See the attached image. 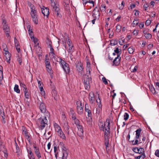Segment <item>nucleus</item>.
<instances>
[{
    "label": "nucleus",
    "mask_w": 159,
    "mask_h": 159,
    "mask_svg": "<svg viewBox=\"0 0 159 159\" xmlns=\"http://www.w3.org/2000/svg\"><path fill=\"white\" fill-rule=\"evenodd\" d=\"M14 40L15 46H19V44L18 43V41L16 39V37L14 38Z\"/></svg>",
    "instance_id": "nucleus-54"
},
{
    "label": "nucleus",
    "mask_w": 159,
    "mask_h": 159,
    "mask_svg": "<svg viewBox=\"0 0 159 159\" xmlns=\"http://www.w3.org/2000/svg\"><path fill=\"white\" fill-rule=\"evenodd\" d=\"M120 54H118L117 57L114 60L112 65H115V66H118L120 64L121 60V57H120Z\"/></svg>",
    "instance_id": "nucleus-11"
},
{
    "label": "nucleus",
    "mask_w": 159,
    "mask_h": 159,
    "mask_svg": "<svg viewBox=\"0 0 159 159\" xmlns=\"http://www.w3.org/2000/svg\"><path fill=\"white\" fill-rule=\"evenodd\" d=\"M6 58L7 61L9 63H10V58L11 56V55L10 53L8 52H5Z\"/></svg>",
    "instance_id": "nucleus-20"
},
{
    "label": "nucleus",
    "mask_w": 159,
    "mask_h": 159,
    "mask_svg": "<svg viewBox=\"0 0 159 159\" xmlns=\"http://www.w3.org/2000/svg\"><path fill=\"white\" fill-rule=\"evenodd\" d=\"M33 148L34 149V152L35 154L38 159H40L41 157V154H40L39 148H37L35 146H33Z\"/></svg>",
    "instance_id": "nucleus-16"
},
{
    "label": "nucleus",
    "mask_w": 159,
    "mask_h": 159,
    "mask_svg": "<svg viewBox=\"0 0 159 159\" xmlns=\"http://www.w3.org/2000/svg\"><path fill=\"white\" fill-rule=\"evenodd\" d=\"M118 43V40L117 39H115L114 40H112L111 41L110 44L111 46H115Z\"/></svg>",
    "instance_id": "nucleus-29"
},
{
    "label": "nucleus",
    "mask_w": 159,
    "mask_h": 159,
    "mask_svg": "<svg viewBox=\"0 0 159 159\" xmlns=\"http://www.w3.org/2000/svg\"><path fill=\"white\" fill-rule=\"evenodd\" d=\"M20 84L21 87L23 88V91L25 90V89H26V90L27 89L26 86L24 83H20Z\"/></svg>",
    "instance_id": "nucleus-43"
},
{
    "label": "nucleus",
    "mask_w": 159,
    "mask_h": 159,
    "mask_svg": "<svg viewBox=\"0 0 159 159\" xmlns=\"http://www.w3.org/2000/svg\"><path fill=\"white\" fill-rule=\"evenodd\" d=\"M90 0H82V3L84 6L85 7L86 4L88 3Z\"/></svg>",
    "instance_id": "nucleus-50"
},
{
    "label": "nucleus",
    "mask_w": 159,
    "mask_h": 159,
    "mask_svg": "<svg viewBox=\"0 0 159 159\" xmlns=\"http://www.w3.org/2000/svg\"><path fill=\"white\" fill-rule=\"evenodd\" d=\"M124 119L126 121L127 120L129 117V115L128 114L125 112V113L124 115Z\"/></svg>",
    "instance_id": "nucleus-44"
},
{
    "label": "nucleus",
    "mask_w": 159,
    "mask_h": 159,
    "mask_svg": "<svg viewBox=\"0 0 159 159\" xmlns=\"http://www.w3.org/2000/svg\"><path fill=\"white\" fill-rule=\"evenodd\" d=\"M145 37L147 39H150L152 37V35L150 34H146L144 35Z\"/></svg>",
    "instance_id": "nucleus-40"
},
{
    "label": "nucleus",
    "mask_w": 159,
    "mask_h": 159,
    "mask_svg": "<svg viewBox=\"0 0 159 159\" xmlns=\"http://www.w3.org/2000/svg\"><path fill=\"white\" fill-rule=\"evenodd\" d=\"M121 27L120 25H117L116 27V30L117 32H120L121 29Z\"/></svg>",
    "instance_id": "nucleus-45"
},
{
    "label": "nucleus",
    "mask_w": 159,
    "mask_h": 159,
    "mask_svg": "<svg viewBox=\"0 0 159 159\" xmlns=\"http://www.w3.org/2000/svg\"><path fill=\"white\" fill-rule=\"evenodd\" d=\"M93 95V96H92L90 98H89V100L91 103L93 104V103L95 100L94 95L93 93L92 92H91L90 93L89 96H90V95Z\"/></svg>",
    "instance_id": "nucleus-22"
},
{
    "label": "nucleus",
    "mask_w": 159,
    "mask_h": 159,
    "mask_svg": "<svg viewBox=\"0 0 159 159\" xmlns=\"http://www.w3.org/2000/svg\"><path fill=\"white\" fill-rule=\"evenodd\" d=\"M49 48H50V52L49 53V54H50V53L54 52V51L53 48H52V46H51Z\"/></svg>",
    "instance_id": "nucleus-58"
},
{
    "label": "nucleus",
    "mask_w": 159,
    "mask_h": 159,
    "mask_svg": "<svg viewBox=\"0 0 159 159\" xmlns=\"http://www.w3.org/2000/svg\"><path fill=\"white\" fill-rule=\"evenodd\" d=\"M47 69V71L50 74H52V67L51 66H46Z\"/></svg>",
    "instance_id": "nucleus-26"
},
{
    "label": "nucleus",
    "mask_w": 159,
    "mask_h": 159,
    "mask_svg": "<svg viewBox=\"0 0 159 159\" xmlns=\"http://www.w3.org/2000/svg\"><path fill=\"white\" fill-rule=\"evenodd\" d=\"M54 126L55 128V130L57 132L58 130H59L61 129V127L57 123H54Z\"/></svg>",
    "instance_id": "nucleus-27"
},
{
    "label": "nucleus",
    "mask_w": 159,
    "mask_h": 159,
    "mask_svg": "<svg viewBox=\"0 0 159 159\" xmlns=\"http://www.w3.org/2000/svg\"><path fill=\"white\" fill-rule=\"evenodd\" d=\"M22 129L23 131L22 134L24 135L25 138L30 142V133L28 132L27 129L25 126H22Z\"/></svg>",
    "instance_id": "nucleus-10"
},
{
    "label": "nucleus",
    "mask_w": 159,
    "mask_h": 159,
    "mask_svg": "<svg viewBox=\"0 0 159 159\" xmlns=\"http://www.w3.org/2000/svg\"><path fill=\"white\" fill-rule=\"evenodd\" d=\"M98 100L97 99L96 100L97 102L98 103H99V104L100 103L101 104V100L100 98V95L99 94H98Z\"/></svg>",
    "instance_id": "nucleus-53"
},
{
    "label": "nucleus",
    "mask_w": 159,
    "mask_h": 159,
    "mask_svg": "<svg viewBox=\"0 0 159 159\" xmlns=\"http://www.w3.org/2000/svg\"><path fill=\"white\" fill-rule=\"evenodd\" d=\"M66 41L67 43L68 44V45L69 47V49H68V52L69 53H71V50L72 49V48L73 47V45L72 44V42L70 41V39L68 38V40L67 39Z\"/></svg>",
    "instance_id": "nucleus-18"
},
{
    "label": "nucleus",
    "mask_w": 159,
    "mask_h": 159,
    "mask_svg": "<svg viewBox=\"0 0 159 159\" xmlns=\"http://www.w3.org/2000/svg\"><path fill=\"white\" fill-rule=\"evenodd\" d=\"M42 12L44 16H46L48 17L49 14V9L47 7H43V8H41Z\"/></svg>",
    "instance_id": "nucleus-15"
},
{
    "label": "nucleus",
    "mask_w": 159,
    "mask_h": 159,
    "mask_svg": "<svg viewBox=\"0 0 159 159\" xmlns=\"http://www.w3.org/2000/svg\"><path fill=\"white\" fill-rule=\"evenodd\" d=\"M133 34L134 35L136 36L137 35L138 33V30H135L133 32Z\"/></svg>",
    "instance_id": "nucleus-61"
},
{
    "label": "nucleus",
    "mask_w": 159,
    "mask_h": 159,
    "mask_svg": "<svg viewBox=\"0 0 159 159\" xmlns=\"http://www.w3.org/2000/svg\"><path fill=\"white\" fill-rule=\"evenodd\" d=\"M59 62L60 64L61 65L64 71L66 74H69L70 71L69 64L61 58L60 59Z\"/></svg>",
    "instance_id": "nucleus-6"
},
{
    "label": "nucleus",
    "mask_w": 159,
    "mask_h": 159,
    "mask_svg": "<svg viewBox=\"0 0 159 159\" xmlns=\"http://www.w3.org/2000/svg\"><path fill=\"white\" fill-rule=\"evenodd\" d=\"M139 152H138V153L140 154H145L144 149L143 148H139Z\"/></svg>",
    "instance_id": "nucleus-38"
},
{
    "label": "nucleus",
    "mask_w": 159,
    "mask_h": 159,
    "mask_svg": "<svg viewBox=\"0 0 159 159\" xmlns=\"http://www.w3.org/2000/svg\"><path fill=\"white\" fill-rule=\"evenodd\" d=\"M15 145L16 146V152L18 154H19V152L20 151V149L19 148V147L18 146L17 143H16V140H15Z\"/></svg>",
    "instance_id": "nucleus-33"
},
{
    "label": "nucleus",
    "mask_w": 159,
    "mask_h": 159,
    "mask_svg": "<svg viewBox=\"0 0 159 159\" xmlns=\"http://www.w3.org/2000/svg\"><path fill=\"white\" fill-rule=\"evenodd\" d=\"M49 54L50 55H51V57L52 58H53L55 60H56V58L55 57V54L54 52L50 53Z\"/></svg>",
    "instance_id": "nucleus-57"
},
{
    "label": "nucleus",
    "mask_w": 159,
    "mask_h": 159,
    "mask_svg": "<svg viewBox=\"0 0 159 159\" xmlns=\"http://www.w3.org/2000/svg\"><path fill=\"white\" fill-rule=\"evenodd\" d=\"M28 4L31 9L30 15L33 19H38L37 10L34 6L30 2H28Z\"/></svg>",
    "instance_id": "nucleus-4"
},
{
    "label": "nucleus",
    "mask_w": 159,
    "mask_h": 159,
    "mask_svg": "<svg viewBox=\"0 0 159 159\" xmlns=\"http://www.w3.org/2000/svg\"><path fill=\"white\" fill-rule=\"evenodd\" d=\"M37 122L42 129H43L45 127L46 125L48 124V121L47 117L45 116L40 117L37 120Z\"/></svg>",
    "instance_id": "nucleus-5"
},
{
    "label": "nucleus",
    "mask_w": 159,
    "mask_h": 159,
    "mask_svg": "<svg viewBox=\"0 0 159 159\" xmlns=\"http://www.w3.org/2000/svg\"><path fill=\"white\" fill-rule=\"evenodd\" d=\"M80 122L79 120L77 119L74 121V123L75 124L76 126L80 125Z\"/></svg>",
    "instance_id": "nucleus-52"
},
{
    "label": "nucleus",
    "mask_w": 159,
    "mask_h": 159,
    "mask_svg": "<svg viewBox=\"0 0 159 159\" xmlns=\"http://www.w3.org/2000/svg\"><path fill=\"white\" fill-rule=\"evenodd\" d=\"M14 91L17 93H20V90L19 89V86L18 85L16 84L14 88Z\"/></svg>",
    "instance_id": "nucleus-30"
},
{
    "label": "nucleus",
    "mask_w": 159,
    "mask_h": 159,
    "mask_svg": "<svg viewBox=\"0 0 159 159\" xmlns=\"http://www.w3.org/2000/svg\"><path fill=\"white\" fill-rule=\"evenodd\" d=\"M151 22V20H146L145 24L147 26H149Z\"/></svg>",
    "instance_id": "nucleus-60"
},
{
    "label": "nucleus",
    "mask_w": 159,
    "mask_h": 159,
    "mask_svg": "<svg viewBox=\"0 0 159 159\" xmlns=\"http://www.w3.org/2000/svg\"><path fill=\"white\" fill-rule=\"evenodd\" d=\"M76 126L78 129L77 134L81 139H82L83 138V127L82 125L80 124Z\"/></svg>",
    "instance_id": "nucleus-9"
},
{
    "label": "nucleus",
    "mask_w": 159,
    "mask_h": 159,
    "mask_svg": "<svg viewBox=\"0 0 159 159\" xmlns=\"http://www.w3.org/2000/svg\"><path fill=\"white\" fill-rule=\"evenodd\" d=\"M17 61L19 62V64L20 65H21L22 63V60L20 57L19 56L17 58Z\"/></svg>",
    "instance_id": "nucleus-56"
},
{
    "label": "nucleus",
    "mask_w": 159,
    "mask_h": 159,
    "mask_svg": "<svg viewBox=\"0 0 159 159\" xmlns=\"http://www.w3.org/2000/svg\"><path fill=\"white\" fill-rule=\"evenodd\" d=\"M125 3L124 1H122L121 2V6L120 7H119V9L122 10L124 8V7Z\"/></svg>",
    "instance_id": "nucleus-55"
},
{
    "label": "nucleus",
    "mask_w": 159,
    "mask_h": 159,
    "mask_svg": "<svg viewBox=\"0 0 159 159\" xmlns=\"http://www.w3.org/2000/svg\"><path fill=\"white\" fill-rule=\"evenodd\" d=\"M51 2V6L52 7V10L54 11V14L58 19H60L62 16L60 13V8L59 5L57 3L54 2L53 0H50Z\"/></svg>",
    "instance_id": "nucleus-3"
},
{
    "label": "nucleus",
    "mask_w": 159,
    "mask_h": 159,
    "mask_svg": "<svg viewBox=\"0 0 159 159\" xmlns=\"http://www.w3.org/2000/svg\"><path fill=\"white\" fill-rule=\"evenodd\" d=\"M25 89V90L23 91V92L25 93V97L27 99L29 98V92L28 89L26 90Z\"/></svg>",
    "instance_id": "nucleus-31"
},
{
    "label": "nucleus",
    "mask_w": 159,
    "mask_h": 159,
    "mask_svg": "<svg viewBox=\"0 0 159 159\" xmlns=\"http://www.w3.org/2000/svg\"><path fill=\"white\" fill-rule=\"evenodd\" d=\"M64 128L66 130L67 134L68 135L69 134V126L67 124H66L64 125Z\"/></svg>",
    "instance_id": "nucleus-25"
},
{
    "label": "nucleus",
    "mask_w": 159,
    "mask_h": 159,
    "mask_svg": "<svg viewBox=\"0 0 159 159\" xmlns=\"http://www.w3.org/2000/svg\"><path fill=\"white\" fill-rule=\"evenodd\" d=\"M27 151L28 153L30 155H31L33 154L32 152L31 151V149L30 148H27Z\"/></svg>",
    "instance_id": "nucleus-41"
},
{
    "label": "nucleus",
    "mask_w": 159,
    "mask_h": 159,
    "mask_svg": "<svg viewBox=\"0 0 159 159\" xmlns=\"http://www.w3.org/2000/svg\"><path fill=\"white\" fill-rule=\"evenodd\" d=\"M109 136H106L105 135H104V138H105V145L106 146V148L107 149V148L108 147L109 145V139L108 137Z\"/></svg>",
    "instance_id": "nucleus-24"
},
{
    "label": "nucleus",
    "mask_w": 159,
    "mask_h": 159,
    "mask_svg": "<svg viewBox=\"0 0 159 159\" xmlns=\"http://www.w3.org/2000/svg\"><path fill=\"white\" fill-rule=\"evenodd\" d=\"M146 157L145 154H141L139 156L135 157V159H144Z\"/></svg>",
    "instance_id": "nucleus-28"
},
{
    "label": "nucleus",
    "mask_w": 159,
    "mask_h": 159,
    "mask_svg": "<svg viewBox=\"0 0 159 159\" xmlns=\"http://www.w3.org/2000/svg\"><path fill=\"white\" fill-rule=\"evenodd\" d=\"M100 13L99 9L97 7L94 8L93 12V16L94 18L93 20H98L100 17Z\"/></svg>",
    "instance_id": "nucleus-8"
},
{
    "label": "nucleus",
    "mask_w": 159,
    "mask_h": 159,
    "mask_svg": "<svg viewBox=\"0 0 159 159\" xmlns=\"http://www.w3.org/2000/svg\"><path fill=\"white\" fill-rule=\"evenodd\" d=\"M134 50L133 47H130L128 49V51L129 54H132L133 53Z\"/></svg>",
    "instance_id": "nucleus-35"
},
{
    "label": "nucleus",
    "mask_w": 159,
    "mask_h": 159,
    "mask_svg": "<svg viewBox=\"0 0 159 159\" xmlns=\"http://www.w3.org/2000/svg\"><path fill=\"white\" fill-rule=\"evenodd\" d=\"M110 119H107L104 124L102 122H100L99 124V126L101 130L104 132V135L106 136H109L110 134Z\"/></svg>",
    "instance_id": "nucleus-2"
},
{
    "label": "nucleus",
    "mask_w": 159,
    "mask_h": 159,
    "mask_svg": "<svg viewBox=\"0 0 159 159\" xmlns=\"http://www.w3.org/2000/svg\"><path fill=\"white\" fill-rule=\"evenodd\" d=\"M106 9V6L105 4H102L100 7V10L101 11H105Z\"/></svg>",
    "instance_id": "nucleus-36"
},
{
    "label": "nucleus",
    "mask_w": 159,
    "mask_h": 159,
    "mask_svg": "<svg viewBox=\"0 0 159 159\" xmlns=\"http://www.w3.org/2000/svg\"><path fill=\"white\" fill-rule=\"evenodd\" d=\"M49 59H45V63L46 66H51L50 62L49 61Z\"/></svg>",
    "instance_id": "nucleus-46"
},
{
    "label": "nucleus",
    "mask_w": 159,
    "mask_h": 159,
    "mask_svg": "<svg viewBox=\"0 0 159 159\" xmlns=\"http://www.w3.org/2000/svg\"><path fill=\"white\" fill-rule=\"evenodd\" d=\"M15 47H16V50H17V52L18 53L20 52V48L19 47V45L17 46H16Z\"/></svg>",
    "instance_id": "nucleus-64"
},
{
    "label": "nucleus",
    "mask_w": 159,
    "mask_h": 159,
    "mask_svg": "<svg viewBox=\"0 0 159 159\" xmlns=\"http://www.w3.org/2000/svg\"><path fill=\"white\" fill-rule=\"evenodd\" d=\"M76 68L79 73H80L81 75H82L84 73V68L82 64L80 63L76 65Z\"/></svg>",
    "instance_id": "nucleus-13"
},
{
    "label": "nucleus",
    "mask_w": 159,
    "mask_h": 159,
    "mask_svg": "<svg viewBox=\"0 0 159 159\" xmlns=\"http://www.w3.org/2000/svg\"><path fill=\"white\" fill-rule=\"evenodd\" d=\"M133 145H136L138 144V139H136L135 141L134 140L131 141Z\"/></svg>",
    "instance_id": "nucleus-51"
},
{
    "label": "nucleus",
    "mask_w": 159,
    "mask_h": 159,
    "mask_svg": "<svg viewBox=\"0 0 159 159\" xmlns=\"http://www.w3.org/2000/svg\"><path fill=\"white\" fill-rule=\"evenodd\" d=\"M28 30V32H29V33L30 36V37L31 36H32L33 35H32V34H33V31H32V29H31V30Z\"/></svg>",
    "instance_id": "nucleus-62"
},
{
    "label": "nucleus",
    "mask_w": 159,
    "mask_h": 159,
    "mask_svg": "<svg viewBox=\"0 0 159 159\" xmlns=\"http://www.w3.org/2000/svg\"><path fill=\"white\" fill-rule=\"evenodd\" d=\"M39 87L40 90V91L41 92H42V91L43 90V84L42 82H41L40 80H37Z\"/></svg>",
    "instance_id": "nucleus-23"
},
{
    "label": "nucleus",
    "mask_w": 159,
    "mask_h": 159,
    "mask_svg": "<svg viewBox=\"0 0 159 159\" xmlns=\"http://www.w3.org/2000/svg\"><path fill=\"white\" fill-rule=\"evenodd\" d=\"M39 108L42 112L45 113L47 110L46 106L44 103L40 102Z\"/></svg>",
    "instance_id": "nucleus-17"
},
{
    "label": "nucleus",
    "mask_w": 159,
    "mask_h": 159,
    "mask_svg": "<svg viewBox=\"0 0 159 159\" xmlns=\"http://www.w3.org/2000/svg\"><path fill=\"white\" fill-rule=\"evenodd\" d=\"M85 111L88 112V116L89 117H91L92 116L91 111L89 109H85Z\"/></svg>",
    "instance_id": "nucleus-37"
},
{
    "label": "nucleus",
    "mask_w": 159,
    "mask_h": 159,
    "mask_svg": "<svg viewBox=\"0 0 159 159\" xmlns=\"http://www.w3.org/2000/svg\"><path fill=\"white\" fill-rule=\"evenodd\" d=\"M62 152H63V155L62 156V159H67V157L68 156V151L67 149L64 146H62Z\"/></svg>",
    "instance_id": "nucleus-12"
},
{
    "label": "nucleus",
    "mask_w": 159,
    "mask_h": 159,
    "mask_svg": "<svg viewBox=\"0 0 159 159\" xmlns=\"http://www.w3.org/2000/svg\"><path fill=\"white\" fill-rule=\"evenodd\" d=\"M76 105L77 112L79 114L81 115L83 112V105H82V103L79 100L76 102Z\"/></svg>",
    "instance_id": "nucleus-7"
},
{
    "label": "nucleus",
    "mask_w": 159,
    "mask_h": 159,
    "mask_svg": "<svg viewBox=\"0 0 159 159\" xmlns=\"http://www.w3.org/2000/svg\"><path fill=\"white\" fill-rule=\"evenodd\" d=\"M121 50L120 49H119L118 48H116L114 51V52L116 53L117 54V55L118 54H119V53L120 52H121ZM121 52H120V54H121Z\"/></svg>",
    "instance_id": "nucleus-42"
},
{
    "label": "nucleus",
    "mask_w": 159,
    "mask_h": 159,
    "mask_svg": "<svg viewBox=\"0 0 159 159\" xmlns=\"http://www.w3.org/2000/svg\"><path fill=\"white\" fill-rule=\"evenodd\" d=\"M102 80L103 81V82L105 84H108V82H107V80L106 79V78L105 77H103L102 78Z\"/></svg>",
    "instance_id": "nucleus-49"
},
{
    "label": "nucleus",
    "mask_w": 159,
    "mask_h": 159,
    "mask_svg": "<svg viewBox=\"0 0 159 159\" xmlns=\"http://www.w3.org/2000/svg\"><path fill=\"white\" fill-rule=\"evenodd\" d=\"M149 89L151 90V92L152 93H155V90L154 88L153 87L152 85L149 86Z\"/></svg>",
    "instance_id": "nucleus-39"
},
{
    "label": "nucleus",
    "mask_w": 159,
    "mask_h": 159,
    "mask_svg": "<svg viewBox=\"0 0 159 159\" xmlns=\"http://www.w3.org/2000/svg\"><path fill=\"white\" fill-rule=\"evenodd\" d=\"M28 156L30 158V159H35L34 154L30 155V156L28 155Z\"/></svg>",
    "instance_id": "nucleus-63"
},
{
    "label": "nucleus",
    "mask_w": 159,
    "mask_h": 159,
    "mask_svg": "<svg viewBox=\"0 0 159 159\" xmlns=\"http://www.w3.org/2000/svg\"><path fill=\"white\" fill-rule=\"evenodd\" d=\"M139 23V20H134L133 22L132 23L133 26V27H134L135 26L137 25Z\"/></svg>",
    "instance_id": "nucleus-48"
},
{
    "label": "nucleus",
    "mask_w": 159,
    "mask_h": 159,
    "mask_svg": "<svg viewBox=\"0 0 159 159\" xmlns=\"http://www.w3.org/2000/svg\"><path fill=\"white\" fill-rule=\"evenodd\" d=\"M57 132L58 133V135L61 138L64 140L66 139L65 135L61 129L59 130H58Z\"/></svg>",
    "instance_id": "nucleus-19"
},
{
    "label": "nucleus",
    "mask_w": 159,
    "mask_h": 159,
    "mask_svg": "<svg viewBox=\"0 0 159 159\" xmlns=\"http://www.w3.org/2000/svg\"><path fill=\"white\" fill-rule=\"evenodd\" d=\"M132 150L136 153L139 152V148L137 147L133 148L132 149Z\"/></svg>",
    "instance_id": "nucleus-47"
},
{
    "label": "nucleus",
    "mask_w": 159,
    "mask_h": 159,
    "mask_svg": "<svg viewBox=\"0 0 159 159\" xmlns=\"http://www.w3.org/2000/svg\"><path fill=\"white\" fill-rule=\"evenodd\" d=\"M46 43L47 45L49 46V47H50L51 46H52V42L48 38V37H47L46 38Z\"/></svg>",
    "instance_id": "nucleus-32"
},
{
    "label": "nucleus",
    "mask_w": 159,
    "mask_h": 159,
    "mask_svg": "<svg viewBox=\"0 0 159 159\" xmlns=\"http://www.w3.org/2000/svg\"><path fill=\"white\" fill-rule=\"evenodd\" d=\"M141 129L139 128L137 129L136 131V139H139L140 136V132L141 131Z\"/></svg>",
    "instance_id": "nucleus-21"
},
{
    "label": "nucleus",
    "mask_w": 159,
    "mask_h": 159,
    "mask_svg": "<svg viewBox=\"0 0 159 159\" xmlns=\"http://www.w3.org/2000/svg\"><path fill=\"white\" fill-rule=\"evenodd\" d=\"M91 70L90 68L88 67L87 69V73L83 77L84 84L85 89H89L90 88V84L92 82L91 75Z\"/></svg>",
    "instance_id": "nucleus-1"
},
{
    "label": "nucleus",
    "mask_w": 159,
    "mask_h": 159,
    "mask_svg": "<svg viewBox=\"0 0 159 159\" xmlns=\"http://www.w3.org/2000/svg\"><path fill=\"white\" fill-rule=\"evenodd\" d=\"M2 24L3 30L5 33L9 32L10 29L8 25L7 24L6 20H3Z\"/></svg>",
    "instance_id": "nucleus-14"
},
{
    "label": "nucleus",
    "mask_w": 159,
    "mask_h": 159,
    "mask_svg": "<svg viewBox=\"0 0 159 159\" xmlns=\"http://www.w3.org/2000/svg\"><path fill=\"white\" fill-rule=\"evenodd\" d=\"M98 106L99 107L98 108H97L96 109V113L98 114H99L100 112V110L101 109V107H102V105L100 103L99 104H98Z\"/></svg>",
    "instance_id": "nucleus-34"
},
{
    "label": "nucleus",
    "mask_w": 159,
    "mask_h": 159,
    "mask_svg": "<svg viewBox=\"0 0 159 159\" xmlns=\"http://www.w3.org/2000/svg\"><path fill=\"white\" fill-rule=\"evenodd\" d=\"M155 155L157 157H159V150H157L155 153Z\"/></svg>",
    "instance_id": "nucleus-59"
}]
</instances>
